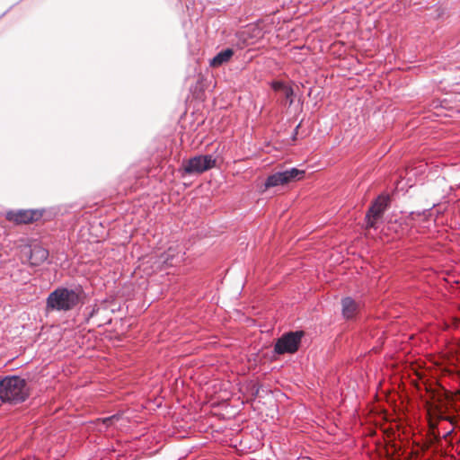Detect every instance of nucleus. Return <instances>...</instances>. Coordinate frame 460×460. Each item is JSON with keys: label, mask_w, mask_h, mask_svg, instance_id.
I'll list each match as a JSON object with an SVG mask.
<instances>
[{"label": "nucleus", "mask_w": 460, "mask_h": 460, "mask_svg": "<svg viewBox=\"0 0 460 460\" xmlns=\"http://www.w3.org/2000/svg\"><path fill=\"white\" fill-rule=\"evenodd\" d=\"M28 396L24 379L16 376H6L0 381V398L6 402H22Z\"/></svg>", "instance_id": "2"}, {"label": "nucleus", "mask_w": 460, "mask_h": 460, "mask_svg": "<svg viewBox=\"0 0 460 460\" xmlns=\"http://www.w3.org/2000/svg\"><path fill=\"white\" fill-rule=\"evenodd\" d=\"M128 418H124L123 415H113L102 420V423L106 427L114 426L116 429H121L126 427Z\"/></svg>", "instance_id": "10"}, {"label": "nucleus", "mask_w": 460, "mask_h": 460, "mask_svg": "<svg viewBox=\"0 0 460 460\" xmlns=\"http://www.w3.org/2000/svg\"><path fill=\"white\" fill-rule=\"evenodd\" d=\"M286 84L279 81H274L271 83V87L274 91H279L282 92Z\"/></svg>", "instance_id": "13"}, {"label": "nucleus", "mask_w": 460, "mask_h": 460, "mask_svg": "<svg viewBox=\"0 0 460 460\" xmlns=\"http://www.w3.org/2000/svg\"><path fill=\"white\" fill-rule=\"evenodd\" d=\"M81 300L79 289L59 288L51 292L47 298V306L56 311H69Z\"/></svg>", "instance_id": "1"}, {"label": "nucleus", "mask_w": 460, "mask_h": 460, "mask_svg": "<svg viewBox=\"0 0 460 460\" xmlns=\"http://www.w3.org/2000/svg\"><path fill=\"white\" fill-rule=\"evenodd\" d=\"M169 255L164 258L162 256L158 261L153 262V257L144 258L139 265V269H141L147 275L151 274L153 271L161 268L162 264L168 263Z\"/></svg>", "instance_id": "8"}, {"label": "nucleus", "mask_w": 460, "mask_h": 460, "mask_svg": "<svg viewBox=\"0 0 460 460\" xmlns=\"http://www.w3.org/2000/svg\"><path fill=\"white\" fill-rule=\"evenodd\" d=\"M48 257L49 252L45 248L36 245L31 249L29 261L31 265L37 266L44 262Z\"/></svg>", "instance_id": "9"}, {"label": "nucleus", "mask_w": 460, "mask_h": 460, "mask_svg": "<svg viewBox=\"0 0 460 460\" xmlns=\"http://www.w3.org/2000/svg\"><path fill=\"white\" fill-rule=\"evenodd\" d=\"M305 175L304 170L291 168L283 172H277L270 174L265 181V189L278 187L289 182L299 181Z\"/></svg>", "instance_id": "3"}, {"label": "nucleus", "mask_w": 460, "mask_h": 460, "mask_svg": "<svg viewBox=\"0 0 460 460\" xmlns=\"http://www.w3.org/2000/svg\"><path fill=\"white\" fill-rule=\"evenodd\" d=\"M40 214L37 210H18V211H9L6 213V218L9 221L14 222L16 224H29L32 221L40 217Z\"/></svg>", "instance_id": "6"}, {"label": "nucleus", "mask_w": 460, "mask_h": 460, "mask_svg": "<svg viewBox=\"0 0 460 460\" xmlns=\"http://www.w3.org/2000/svg\"><path fill=\"white\" fill-rule=\"evenodd\" d=\"M302 332H289L283 335L275 344L274 350L278 354L294 353L297 350Z\"/></svg>", "instance_id": "5"}, {"label": "nucleus", "mask_w": 460, "mask_h": 460, "mask_svg": "<svg viewBox=\"0 0 460 460\" xmlns=\"http://www.w3.org/2000/svg\"><path fill=\"white\" fill-rule=\"evenodd\" d=\"M233 55H234V51L231 49H226L219 52L217 55H216L210 60V66H219L223 65L224 63H226L227 61H229Z\"/></svg>", "instance_id": "11"}, {"label": "nucleus", "mask_w": 460, "mask_h": 460, "mask_svg": "<svg viewBox=\"0 0 460 460\" xmlns=\"http://www.w3.org/2000/svg\"><path fill=\"white\" fill-rule=\"evenodd\" d=\"M282 93L287 99H291L294 94L293 89L288 85L284 87ZM290 102H292V100H290Z\"/></svg>", "instance_id": "14"}, {"label": "nucleus", "mask_w": 460, "mask_h": 460, "mask_svg": "<svg viewBox=\"0 0 460 460\" xmlns=\"http://www.w3.org/2000/svg\"><path fill=\"white\" fill-rule=\"evenodd\" d=\"M357 311V304L350 297L342 299V314L346 318H351Z\"/></svg>", "instance_id": "12"}, {"label": "nucleus", "mask_w": 460, "mask_h": 460, "mask_svg": "<svg viewBox=\"0 0 460 460\" xmlns=\"http://www.w3.org/2000/svg\"><path fill=\"white\" fill-rule=\"evenodd\" d=\"M216 165V159L210 155H197L194 156L188 161H186L183 164L184 172L189 174L192 173H202L205 171H208Z\"/></svg>", "instance_id": "4"}, {"label": "nucleus", "mask_w": 460, "mask_h": 460, "mask_svg": "<svg viewBox=\"0 0 460 460\" xmlns=\"http://www.w3.org/2000/svg\"><path fill=\"white\" fill-rule=\"evenodd\" d=\"M387 203L388 198L385 196H379L376 199L367 214V226H374L376 219L385 211Z\"/></svg>", "instance_id": "7"}]
</instances>
